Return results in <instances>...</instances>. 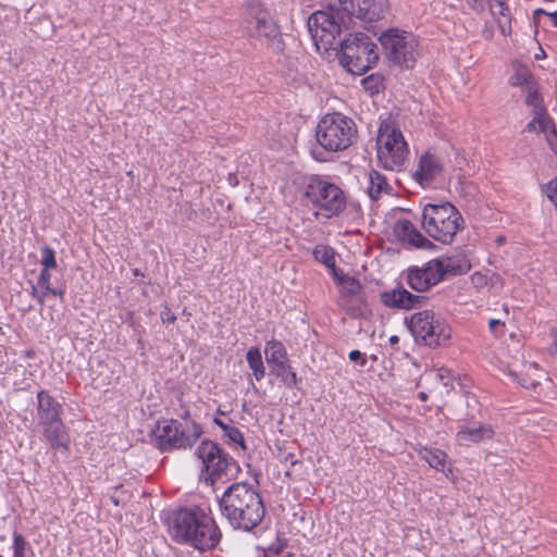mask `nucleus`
<instances>
[{
  "label": "nucleus",
  "mask_w": 557,
  "mask_h": 557,
  "mask_svg": "<svg viewBox=\"0 0 557 557\" xmlns=\"http://www.w3.org/2000/svg\"><path fill=\"white\" fill-rule=\"evenodd\" d=\"M222 516L236 530L251 531L265 515V508L257 490L246 483L232 484L219 502Z\"/></svg>",
  "instance_id": "1"
},
{
  "label": "nucleus",
  "mask_w": 557,
  "mask_h": 557,
  "mask_svg": "<svg viewBox=\"0 0 557 557\" xmlns=\"http://www.w3.org/2000/svg\"><path fill=\"white\" fill-rule=\"evenodd\" d=\"M169 532L175 542L199 550L214 548L221 540V532L213 518L200 509L183 508L173 512Z\"/></svg>",
  "instance_id": "2"
},
{
  "label": "nucleus",
  "mask_w": 557,
  "mask_h": 557,
  "mask_svg": "<svg viewBox=\"0 0 557 557\" xmlns=\"http://www.w3.org/2000/svg\"><path fill=\"white\" fill-rule=\"evenodd\" d=\"M239 27L243 36L282 50V34L269 9L259 0H247L242 7Z\"/></svg>",
  "instance_id": "3"
},
{
  "label": "nucleus",
  "mask_w": 557,
  "mask_h": 557,
  "mask_svg": "<svg viewBox=\"0 0 557 557\" xmlns=\"http://www.w3.org/2000/svg\"><path fill=\"white\" fill-rule=\"evenodd\" d=\"M421 227L434 240L451 244L463 230L465 220L450 202L426 203L421 212Z\"/></svg>",
  "instance_id": "4"
},
{
  "label": "nucleus",
  "mask_w": 557,
  "mask_h": 557,
  "mask_svg": "<svg viewBox=\"0 0 557 557\" xmlns=\"http://www.w3.org/2000/svg\"><path fill=\"white\" fill-rule=\"evenodd\" d=\"M302 197L307 205L312 206L317 218L331 219L346 208L344 191L337 185L318 176L308 178Z\"/></svg>",
  "instance_id": "5"
},
{
  "label": "nucleus",
  "mask_w": 557,
  "mask_h": 557,
  "mask_svg": "<svg viewBox=\"0 0 557 557\" xmlns=\"http://www.w3.org/2000/svg\"><path fill=\"white\" fill-rule=\"evenodd\" d=\"M195 455L201 463L200 479L207 485L230 480L239 471L238 462L212 441L201 442Z\"/></svg>",
  "instance_id": "6"
},
{
  "label": "nucleus",
  "mask_w": 557,
  "mask_h": 557,
  "mask_svg": "<svg viewBox=\"0 0 557 557\" xmlns=\"http://www.w3.org/2000/svg\"><path fill=\"white\" fill-rule=\"evenodd\" d=\"M315 136L319 145L325 150L343 151L357 138V126L352 119L342 113H327L319 121Z\"/></svg>",
  "instance_id": "7"
},
{
  "label": "nucleus",
  "mask_w": 557,
  "mask_h": 557,
  "mask_svg": "<svg viewBox=\"0 0 557 557\" xmlns=\"http://www.w3.org/2000/svg\"><path fill=\"white\" fill-rule=\"evenodd\" d=\"M377 60L376 46L366 34H349L341 41L339 62L349 73L362 75Z\"/></svg>",
  "instance_id": "8"
},
{
  "label": "nucleus",
  "mask_w": 557,
  "mask_h": 557,
  "mask_svg": "<svg viewBox=\"0 0 557 557\" xmlns=\"http://www.w3.org/2000/svg\"><path fill=\"white\" fill-rule=\"evenodd\" d=\"M152 434L156 446L161 450H172L191 447L201 436L202 430L194 421H186L183 426L171 419L159 422Z\"/></svg>",
  "instance_id": "9"
},
{
  "label": "nucleus",
  "mask_w": 557,
  "mask_h": 557,
  "mask_svg": "<svg viewBox=\"0 0 557 557\" xmlns=\"http://www.w3.org/2000/svg\"><path fill=\"white\" fill-rule=\"evenodd\" d=\"M379 162L388 170H401L409 149L403 133L389 124H382L376 138Z\"/></svg>",
  "instance_id": "10"
},
{
  "label": "nucleus",
  "mask_w": 557,
  "mask_h": 557,
  "mask_svg": "<svg viewBox=\"0 0 557 557\" xmlns=\"http://www.w3.org/2000/svg\"><path fill=\"white\" fill-rule=\"evenodd\" d=\"M407 323L414 338L425 346L445 345L450 339L451 330L449 325L431 310L413 313Z\"/></svg>",
  "instance_id": "11"
},
{
  "label": "nucleus",
  "mask_w": 557,
  "mask_h": 557,
  "mask_svg": "<svg viewBox=\"0 0 557 557\" xmlns=\"http://www.w3.org/2000/svg\"><path fill=\"white\" fill-rule=\"evenodd\" d=\"M387 57L404 67H412L416 62L418 42L414 36L398 29H388L380 37Z\"/></svg>",
  "instance_id": "12"
},
{
  "label": "nucleus",
  "mask_w": 557,
  "mask_h": 557,
  "mask_svg": "<svg viewBox=\"0 0 557 557\" xmlns=\"http://www.w3.org/2000/svg\"><path fill=\"white\" fill-rule=\"evenodd\" d=\"M308 29L318 49L327 50L337 42L341 25L332 11H317L308 18Z\"/></svg>",
  "instance_id": "13"
},
{
  "label": "nucleus",
  "mask_w": 557,
  "mask_h": 557,
  "mask_svg": "<svg viewBox=\"0 0 557 557\" xmlns=\"http://www.w3.org/2000/svg\"><path fill=\"white\" fill-rule=\"evenodd\" d=\"M339 5L348 15L371 23L383 17L386 0H339Z\"/></svg>",
  "instance_id": "14"
},
{
  "label": "nucleus",
  "mask_w": 557,
  "mask_h": 557,
  "mask_svg": "<svg viewBox=\"0 0 557 557\" xmlns=\"http://www.w3.org/2000/svg\"><path fill=\"white\" fill-rule=\"evenodd\" d=\"M409 286L417 292H425L441 282L434 260H430L422 268H411L407 273Z\"/></svg>",
  "instance_id": "15"
},
{
  "label": "nucleus",
  "mask_w": 557,
  "mask_h": 557,
  "mask_svg": "<svg viewBox=\"0 0 557 557\" xmlns=\"http://www.w3.org/2000/svg\"><path fill=\"white\" fill-rule=\"evenodd\" d=\"M394 233L401 242L408 243L416 248L430 249L434 246L433 243L407 219H399L396 221L394 225Z\"/></svg>",
  "instance_id": "16"
},
{
  "label": "nucleus",
  "mask_w": 557,
  "mask_h": 557,
  "mask_svg": "<svg viewBox=\"0 0 557 557\" xmlns=\"http://www.w3.org/2000/svg\"><path fill=\"white\" fill-rule=\"evenodd\" d=\"M36 398L39 424L61 420L62 405L49 392L41 389L37 393Z\"/></svg>",
  "instance_id": "17"
},
{
  "label": "nucleus",
  "mask_w": 557,
  "mask_h": 557,
  "mask_svg": "<svg viewBox=\"0 0 557 557\" xmlns=\"http://www.w3.org/2000/svg\"><path fill=\"white\" fill-rule=\"evenodd\" d=\"M433 260L440 272L441 281L449 276L466 274L471 269V263L465 256H453Z\"/></svg>",
  "instance_id": "18"
},
{
  "label": "nucleus",
  "mask_w": 557,
  "mask_h": 557,
  "mask_svg": "<svg viewBox=\"0 0 557 557\" xmlns=\"http://www.w3.org/2000/svg\"><path fill=\"white\" fill-rule=\"evenodd\" d=\"M383 302L391 308L412 309L422 304L424 297L413 295L405 288H396L386 292L382 296Z\"/></svg>",
  "instance_id": "19"
},
{
  "label": "nucleus",
  "mask_w": 557,
  "mask_h": 557,
  "mask_svg": "<svg viewBox=\"0 0 557 557\" xmlns=\"http://www.w3.org/2000/svg\"><path fill=\"white\" fill-rule=\"evenodd\" d=\"M443 165L440 159L431 153H424L419 161V168L414 172V178L421 185H426L435 180L442 172Z\"/></svg>",
  "instance_id": "20"
},
{
  "label": "nucleus",
  "mask_w": 557,
  "mask_h": 557,
  "mask_svg": "<svg viewBox=\"0 0 557 557\" xmlns=\"http://www.w3.org/2000/svg\"><path fill=\"white\" fill-rule=\"evenodd\" d=\"M40 425L42 426L45 438L53 449H69V436L62 419Z\"/></svg>",
  "instance_id": "21"
},
{
  "label": "nucleus",
  "mask_w": 557,
  "mask_h": 557,
  "mask_svg": "<svg viewBox=\"0 0 557 557\" xmlns=\"http://www.w3.org/2000/svg\"><path fill=\"white\" fill-rule=\"evenodd\" d=\"M416 451L431 468L445 473L446 476H448V473H451L450 462L445 451L426 446H419L416 448Z\"/></svg>",
  "instance_id": "22"
},
{
  "label": "nucleus",
  "mask_w": 557,
  "mask_h": 557,
  "mask_svg": "<svg viewBox=\"0 0 557 557\" xmlns=\"http://www.w3.org/2000/svg\"><path fill=\"white\" fill-rule=\"evenodd\" d=\"M494 433L490 424H478L473 426L462 425L459 428L456 436L459 443L468 444L491 440Z\"/></svg>",
  "instance_id": "23"
},
{
  "label": "nucleus",
  "mask_w": 557,
  "mask_h": 557,
  "mask_svg": "<svg viewBox=\"0 0 557 557\" xmlns=\"http://www.w3.org/2000/svg\"><path fill=\"white\" fill-rule=\"evenodd\" d=\"M369 185L367 193L372 200H377L382 195H389L392 187L386 177L375 170H371L368 175Z\"/></svg>",
  "instance_id": "24"
},
{
  "label": "nucleus",
  "mask_w": 557,
  "mask_h": 557,
  "mask_svg": "<svg viewBox=\"0 0 557 557\" xmlns=\"http://www.w3.org/2000/svg\"><path fill=\"white\" fill-rule=\"evenodd\" d=\"M264 354L267 362L271 366L288 359L284 345L276 339L267 342Z\"/></svg>",
  "instance_id": "25"
},
{
  "label": "nucleus",
  "mask_w": 557,
  "mask_h": 557,
  "mask_svg": "<svg viewBox=\"0 0 557 557\" xmlns=\"http://www.w3.org/2000/svg\"><path fill=\"white\" fill-rule=\"evenodd\" d=\"M246 359L253 376L257 381H261L265 375L261 351L258 347H250L247 351Z\"/></svg>",
  "instance_id": "26"
},
{
  "label": "nucleus",
  "mask_w": 557,
  "mask_h": 557,
  "mask_svg": "<svg viewBox=\"0 0 557 557\" xmlns=\"http://www.w3.org/2000/svg\"><path fill=\"white\" fill-rule=\"evenodd\" d=\"M272 372L278 377L287 387L297 385V374L293 371L288 360L275 363L272 366Z\"/></svg>",
  "instance_id": "27"
},
{
  "label": "nucleus",
  "mask_w": 557,
  "mask_h": 557,
  "mask_svg": "<svg viewBox=\"0 0 557 557\" xmlns=\"http://www.w3.org/2000/svg\"><path fill=\"white\" fill-rule=\"evenodd\" d=\"M313 256L317 261L331 269L334 276H337V270L335 267V252L333 248L325 245H318L313 249Z\"/></svg>",
  "instance_id": "28"
},
{
  "label": "nucleus",
  "mask_w": 557,
  "mask_h": 557,
  "mask_svg": "<svg viewBox=\"0 0 557 557\" xmlns=\"http://www.w3.org/2000/svg\"><path fill=\"white\" fill-rule=\"evenodd\" d=\"M213 421L218 426L221 428L224 436H226L232 443L238 444L243 449H245L244 435L238 428L216 417Z\"/></svg>",
  "instance_id": "29"
},
{
  "label": "nucleus",
  "mask_w": 557,
  "mask_h": 557,
  "mask_svg": "<svg viewBox=\"0 0 557 557\" xmlns=\"http://www.w3.org/2000/svg\"><path fill=\"white\" fill-rule=\"evenodd\" d=\"M50 269H42L38 278V285L53 296H58L61 300H63L65 295V288H52L50 286V277L51 274L49 272Z\"/></svg>",
  "instance_id": "30"
},
{
  "label": "nucleus",
  "mask_w": 557,
  "mask_h": 557,
  "mask_svg": "<svg viewBox=\"0 0 557 557\" xmlns=\"http://www.w3.org/2000/svg\"><path fill=\"white\" fill-rule=\"evenodd\" d=\"M535 121H537L540 132L546 133L552 131V134L557 136L555 124L553 120L546 114L544 108H540V111H535Z\"/></svg>",
  "instance_id": "31"
},
{
  "label": "nucleus",
  "mask_w": 557,
  "mask_h": 557,
  "mask_svg": "<svg viewBox=\"0 0 557 557\" xmlns=\"http://www.w3.org/2000/svg\"><path fill=\"white\" fill-rule=\"evenodd\" d=\"M335 277L339 281L342 285H344V287L348 290L349 294L355 295L360 290V284L356 278L345 275L343 273L341 275L337 273V276Z\"/></svg>",
  "instance_id": "32"
},
{
  "label": "nucleus",
  "mask_w": 557,
  "mask_h": 557,
  "mask_svg": "<svg viewBox=\"0 0 557 557\" xmlns=\"http://www.w3.org/2000/svg\"><path fill=\"white\" fill-rule=\"evenodd\" d=\"M42 269H54L57 267L54 250L48 246L41 248Z\"/></svg>",
  "instance_id": "33"
},
{
  "label": "nucleus",
  "mask_w": 557,
  "mask_h": 557,
  "mask_svg": "<svg viewBox=\"0 0 557 557\" xmlns=\"http://www.w3.org/2000/svg\"><path fill=\"white\" fill-rule=\"evenodd\" d=\"M531 81L532 76L527 70L518 71L510 77V84L515 87L529 85Z\"/></svg>",
  "instance_id": "34"
},
{
  "label": "nucleus",
  "mask_w": 557,
  "mask_h": 557,
  "mask_svg": "<svg viewBox=\"0 0 557 557\" xmlns=\"http://www.w3.org/2000/svg\"><path fill=\"white\" fill-rule=\"evenodd\" d=\"M27 542L24 536L20 533H14L13 536V557H25Z\"/></svg>",
  "instance_id": "35"
},
{
  "label": "nucleus",
  "mask_w": 557,
  "mask_h": 557,
  "mask_svg": "<svg viewBox=\"0 0 557 557\" xmlns=\"http://www.w3.org/2000/svg\"><path fill=\"white\" fill-rule=\"evenodd\" d=\"M525 103L533 108L534 113L535 111H540V108H543L541 104L540 94L535 90L529 91L525 98Z\"/></svg>",
  "instance_id": "36"
},
{
  "label": "nucleus",
  "mask_w": 557,
  "mask_h": 557,
  "mask_svg": "<svg viewBox=\"0 0 557 557\" xmlns=\"http://www.w3.org/2000/svg\"><path fill=\"white\" fill-rule=\"evenodd\" d=\"M488 327H490V331L497 337L502 336L505 333V323L500 320H497V319L490 320Z\"/></svg>",
  "instance_id": "37"
},
{
  "label": "nucleus",
  "mask_w": 557,
  "mask_h": 557,
  "mask_svg": "<svg viewBox=\"0 0 557 557\" xmlns=\"http://www.w3.org/2000/svg\"><path fill=\"white\" fill-rule=\"evenodd\" d=\"M545 193L549 199H557V176L546 185Z\"/></svg>",
  "instance_id": "38"
},
{
  "label": "nucleus",
  "mask_w": 557,
  "mask_h": 557,
  "mask_svg": "<svg viewBox=\"0 0 557 557\" xmlns=\"http://www.w3.org/2000/svg\"><path fill=\"white\" fill-rule=\"evenodd\" d=\"M281 460L285 463H289L290 466H296L300 462L299 458L294 453H281Z\"/></svg>",
  "instance_id": "39"
},
{
  "label": "nucleus",
  "mask_w": 557,
  "mask_h": 557,
  "mask_svg": "<svg viewBox=\"0 0 557 557\" xmlns=\"http://www.w3.org/2000/svg\"><path fill=\"white\" fill-rule=\"evenodd\" d=\"M349 360H350V361H354V362L359 361V362H360V366H362V367L366 364V358H364V357H363V355H362L359 350H357V349L351 350V351L349 352Z\"/></svg>",
  "instance_id": "40"
},
{
  "label": "nucleus",
  "mask_w": 557,
  "mask_h": 557,
  "mask_svg": "<svg viewBox=\"0 0 557 557\" xmlns=\"http://www.w3.org/2000/svg\"><path fill=\"white\" fill-rule=\"evenodd\" d=\"M161 319L163 323H174L176 321V315L169 308H165L161 313Z\"/></svg>",
  "instance_id": "41"
},
{
  "label": "nucleus",
  "mask_w": 557,
  "mask_h": 557,
  "mask_svg": "<svg viewBox=\"0 0 557 557\" xmlns=\"http://www.w3.org/2000/svg\"><path fill=\"white\" fill-rule=\"evenodd\" d=\"M467 4L475 12H482L484 10L483 0H467Z\"/></svg>",
  "instance_id": "42"
},
{
  "label": "nucleus",
  "mask_w": 557,
  "mask_h": 557,
  "mask_svg": "<svg viewBox=\"0 0 557 557\" xmlns=\"http://www.w3.org/2000/svg\"><path fill=\"white\" fill-rule=\"evenodd\" d=\"M47 294H48V293H46V290H45V292H42V293H38L37 287H36V286H34V285L32 286V295H33V297L37 298L38 302H39L41 306H44V304H45V297H46V295H47Z\"/></svg>",
  "instance_id": "43"
},
{
  "label": "nucleus",
  "mask_w": 557,
  "mask_h": 557,
  "mask_svg": "<svg viewBox=\"0 0 557 557\" xmlns=\"http://www.w3.org/2000/svg\"><path fill=\"white\" fill-rule=\"evenodd\" d=\"M498 7L497 13L502 15L503 17L508 18L509 17V8L505 4L504 0L499 2H495Z\"/></svg>",
  "instance_id": "44"
},
{
  "label": "nucleus",
  "mask_w": 557,
  "mask_h": 557,
  "mask_svg": "<svg viewBox=\"0 0 557 557\" xmlns=\"http://www.w3.org/2000/svg\"><path fill=\"white\" fill-rule=\"evenodd\" d=\"M388 343H389V346L393 350H398V343H399V337L397 335H392L389 338H388Z\"/></svg>",
  "instance_id": "45"
},
{
  "label": "nucleus",
  "mask_w": 557,
  "mask_h": 557,
  "mask_svg": "<svg viewBox=\"0 0 557 557\" xmlns=\"http://www.w3.org/2000/svg\"><path fill=\"white\" fill-rule=\"evenodd\" d=\"M536 125H537V121H535V116H534L532 119V121L527 124L525 128L528 132H535L537 129Z\"/></svg>",
  "instance_id": "46"
},
{
  "label": "nucleus",
  "mask_w": 557,
  "mask_h": 557,
  "mask_svg": "<svg viewBox=\"0 0 557 557\" xmlns=\"http://www.w3.org/2000/svg\"><path fill=\"white\" fill-rule=\"evenodd\" d=\"M549 16L552 18V22H553L554 26L557 27V11L550 13Z\"/></svg>",
  "instance_id": "47"
},
{
  "label": "nucleus",
  "mask_w": 557,
  "mask_h": 557,
  "mask_svg": "<svg viewBox=\"0 0 557 557\" xmlns=\"http://www.w3.org/2000/svg\"><path fill=\"white\" fill-rule=\"evenodd\" d=\"M418 397H419V399H420L421 401H425V400L428 399V395H426V393H425V392H420V393L418 394Z\"/></svg>",
  "instance_id": "48"
},
{
  "label": "nucleus",
  "mask_w": 557,
  "mask_h": 557,
  "mask_svg": "<svg viewBox=\"0 0 557 557\" xmlns=\"http://www.w3.org/2000/svg\"><path fill=\"white\" fill-rule=\"evenodd\" d=\"M371 82H372V79H371L370 77L364 78V79L362 81V83H363V85H364L366 89H372V87H368V85H369Z\"/></svg>",
  "instance_id": "49"
},
{
  "label": "nucleus",
  "mask_w": 557,
  "mask_h": 557,
  "mask_svg": "<svg viewBox=\"0 0 557 557\" xmlns=\"http://www.w3.org/2000/svg\"><path fill=\"white\" fill-rule=\"evenodd\" d=\"M476 280H483V275H481L480 273H475L474 275H472V281H476Z\"/></svg>",
  "instance_id": "50"
},
{
  "label": "nucleus",
  "mask_w": 557,
  "mask_h": 557,
  "mask_svg": "<svg viewBox=\"0 0 557 557\" xmlns=\"http://www.w3.org/2000/svg\"><path fill=\"white\" fill-rule=\"evenodd\" d=\"M554 137H555V136L552 134V131H550V132L548 133V135H547V140H548V143H549V145H550V146H553V141H552V139H554Z\"/></svg>",
  "instance_id": "51"
},
{
  "label": "nucleus",
  "mask_w": 557,
  "mask_h": 557,
  "mask_svg": "<svg viewBox=\"0 0 557 557\" xmlns=\"http://www.w3.org/2000/svg\"><path fill=\"white\" fill-rule=\"evenodd\" d=\"M133 274H134L135 276H140V275H143V273H141V271H140L139 269H134V270H133Z\"/></svg>",
  "instance_id": "52"
},
{
  "label": "nucleus",
  "mask_w": 557,
  "mask_h": 557,
  "mask_svg": "<svg viewBox=\"0 0 557 557\" xmlns=\"http://www.w3.org/2000/svg\"><path fill=\"white\" fill-rule=\"evenodd\" d=\"M188 416H189V412H188V411H185V412H184V414H183L182 417H183L185 420H187Z\"/></svg>",
  "instance_id": "53"
},
{
  "label": "nucleus",
  "mask_w": 557,
  "mask_h": 557,
  "mask_svg": "<svg viewBox=\"0 0 557 557\" xmlns=\"http://www.w3.org/2000/svg\"><path fill=\"white\" fill-rule=\"evenodd\" d=\"M500 28H502V33H503L504 35H506V28H505V25H502V24H500Z\"/></svg>",
  "instance_id": "54"
},
{
  "label": "nucleus",
  "mask_w": 557,
  "mask_h": 557,
  "mask_svg": "<svg viewBox=\"0 0 557 557\" xmlns=\"http://www.w3.org/2000/svg\"><path fill=\"white\" fill-rule=\"evenodd\" d=\"M535 13H537V14L542 13V14H544L545 12H544V10L539 9V10H536V12H535Z\"/></svg>",
  "instance_id": "55"
},
{
  "label": "nucleus",
  "mask_w": 557,
  "mask_h": 557,
  "mask_svg": "<svg viewBox=\"0 0 557 557\" xmlns=\"http://www.w3.org/2000/svg\"><path fill=\"white\" fill-rule=\"evenodd\" d=\"M552 202H554L556 209H557V199H549Z\"/></svg>",
  "instance_id": "56"
},
{
  "label": "nucleus",
  "mask_w": 557,
  "mask_h": 557,
  "mask_svg": "<svg viewBox=\"0 0 557 557\" xmlns=\"http://www.w3.org/2000/svg\"><path fill=\"white\" fill-rule=\"evenodd\" d=\"M285 475H286V476H290V472H289V471H286V472H285Z\"/></svg>",
  "instance_id": "57"
},
{
  "label": "nucleus",
  "mask_w": 557,
  "mask_h": 557,
  "mask_svg": "<svg viewBox=\"0 0 557 557\" xmlns=\"http://www.w3.org/2000/svg\"><path fill=\"white\" fill-rule=\"evenodd\" d=\"M0 557H2V556L0 555Z\"/></svg>",
  "instance_id": "58"
}]
</instances>
